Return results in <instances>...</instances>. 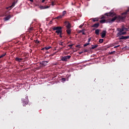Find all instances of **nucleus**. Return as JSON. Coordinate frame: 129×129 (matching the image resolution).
Listing matches in <instances>:
<instances>
[{
    "instance_id": "obj_44",
    "label": "nucleus",
    "mask_w": 129,
    "mask_h": 129,
    "mask_svg": "<svg viewBox=\"0 0 129 129\" xmlns=\"http://www.w3.org/2000/svg\"><path fill=\"white\" fill-rule=\"evenodd\" d=\"M30 2H31V3H33L34 2V0H29Z\"/></svg>"
},
{
    "instance_id": "obj_8",
    "label": "nucleus",
    "mask_w": 129,
    "mask_h": 129,
    "mask_svg": "<svg viewBox=\"0 0 129 129\" xmlns=\"http://www.w3.org/2000/svg\"><path fill=\"white\" fill-rule=\"evenodd\" d=\"M23 60H24V59L23 58H19L18 57H17L15 58V61H16L17 62H21V61H23Z\"/></svg>"
},
{
    "instance_id": "obj_48",
    "label": "nucleus",
    "mask_w": 129,
    "mask_h": 129,
    "mask_svg": "<svg viewBox=\"0 0 129 129\" xmlns=\"http://www.w3.org/2000/svg\"><path fill=\"white\" fill-rule=\"evenodd\" d=\"M33 30V28H30V30Z\"/></svg>"
},
{
    "instance_id": "obj_2",
    "label": "nucleus",
    "mask_w": 129,
    "mask_h": 129,
    "mask_svg": "<svg viewBox=\"0 0 129 129\" xmlns=\"http://www.w3.org/2000/svg\"><path fill=\"white\" fill-rule=\"evenodd\" d=\"M52 30L53 31H56L55 33L59 35V33H61L62 31V27L61 26L53 27Z\"/></svg>"
},
{
    "instance_id": "obj_14",
    "label": "nucleus",
    "mask_w": 129,
    "mask_h": 129,
    "mask_svg": "<svg viewBox=\"0 0 129 129\" xmlns=\"http://www.w3.org/2000/svg\"><path fill=\"white\" fill-rule=\"evenodd\" d=\"M98 47V45H97V44H96L95 45H92V47L90 49H91V50H92V49H95V48H96Z\"/></svg>"
},
{
    "instance_id": "obj_52",
    "label": "nucleus",
    "mask_w": 129,
    "mask_h": 129,
    "mask_svg": "<svg viewBox=\"0 0 129 129\" xmlns=\"http://www.w3.org/2000/svg\"><path fill=\"white\" fill-rule=\"evenodd\" d=\"M46 53H49V52H46Z\"/></svg>"
},
{
    "instance_id": "obj_36",
    "label": "nucleus",
    "mask_w": 129,
    "mask_h": 129,
    "mask_svg": "<svg viewBox=\"0 0 129 129\" xmlns=\"http://www.w3.org/2000/svg\"><path fill=\"white\" fill-rule=\"evenodd\" d=\"M49 8H50V6H46V7H45L44 6V9H49Z\"/></svg>"
},
{
    "instance_id": "obj_15",
    "label": "nucleus",
    "mask_w": 129,
    "mask_h": 129,
    "mask_svg": "<svg viewBox=\"0 0 129 129\" xmlns=\"http://www.w3.org/2000/svg\"><path fill=\"white\" fill-rule=\"evenodd\" d=\"M67 33L68 35H71V29H68L67 30Z\"/></svg>"
},
{
    "instance_id": "obj_50",
    "label": "nucleus",
    "mask_w": 129,
    "mask_h": 129,
    "mask_svg": "<svg viewBox=\"0 0 129 129\" xmlns=\"http://www.w3.org/2000/svg\"><path fill=\"white\" fill-rule=\"evenodd\" d=\"M30 39L32 40H33V38H31Z\"/></svg>"
},
{
    "instance_id": "obj_1",
    "label": "nucleus",
    "mask_w": 129,
    "mask_h": 129,
    "mask_svg": "<svg viewBox=\"0 0 129 129\" xmlns=\"http://www.w3.org/2000/svg\"><path fill=\"white\" fill-rule=\"evenodd\" d=\"M129 14V9L125 11V12H123L121 14L122 16L120 15H116L112 19L109 20L107 23H113L114 21H117V22L118 23L119 22H124L125 20V18H126V16L125 15H128Z\"/></svg>"
},
{
    "instance_id": "obj_7",
    "label": "nucleus",
    "mask_w": 129,
    "mask_h": 129,
    "mask_svg": "<svg viewBox=\"0 0 129 129\" xmlns=\"http://www.w3.org/2000/svg\"><path fill=\"white\" fill-rule=\"evenodd\" d=\"M106 36V30H104L101 33L102 38H104Z\"/></svg>"
},
{
    "instance_id": "obj_51",
    "label": "nucleus",
    "mask_w": 129,
    "mask_h": 129,
    "mask_svg": "<svg viewBox=\"0 0 129 129\" xmlns=\"http://www.w3.org/2000/svg\"><path fill=\"white\" fill-rule=\"evenodd\" d=\"M94 30H95V29H93V31H94Z\"/></svg>"
},
{
    "instance_id": "obj_13",
    "label": "nucleus",
    "mask_w": 129,
    "mask_h": 129,
    "mask_svg": "<svg viewBox=\"0 0 129 129\" xmlns=\"http://www.w3.org/2000/svg\"><path fill=\"white\" fill-rule=\"evenodd\" d=\"M117 31H118V32H119L118 33H121V32H123V31H124V28H118Z\"/></svg>"
},
{
    "instance_id": "obj_6",
    "label": "nucleus",
    "mask_w": 129,
    "mask_h": 129,
    "mask_svg": "<svg viewBox=\"0 0 129 129\" xmlns=\"http://www.w3.org/2000/svg\"><path fill=\"white\" fill-rule=\"evenodd\" d=\"M49 61H43L40 63V65H42V66H46L47 64H48Z\"/></svg>"
},
{
    "instance_id": "obj_31",
    "label": "nucleus",
    "mask_w": 129,
    "mask_h": 129,
    "mask_svg": "<svg viewBox=\"0 0 129 129\" xmlns=\"http://www.w3.org/2000/svg\"><path fill=\"white\" fill-rule=\"evenodd\" d=\"M90 43H85L84 45V47H86V46H88V45H89Z\"/></svg>"
},
{
    "instance_id": "obj_21",
    "label": "nucleus",
    "mask_w": 129,
    "mask_h": 129,
    "mask_svg": "<svg viewBox=\"0 0 129 129\" xmlns=\"http://www.w3.org/2000/svg\"><path fill=\"white\" fill-rule=\"evenodd\" d=\"M6 55H7V53H5L3 54L2 55H1L0 56V59L2 58H3V57H5V56H6Z\"/></svg>"
},
{
    "instance_id": "obj_37",
    "label": "nucleus",
    "mask_w": 129,
    "mask_h": 129,
    "mask_svg": "<svg viewBox=\"0 0 129 129\" xmlns=\"http://www.w3.org/2000/svg\"><path fill=\"white\" fill-rule=\"evenodd\" d=\"M114 53H115V51L110 52V54H114Z\"/></svg>"
},
{
    "instance_id": "obj_22",
    "label": "nucleus",
    "mask_w": 129,
    "mask_h": 129,
    "mask_svg": "<svg viewBox=\"0 0 129 129\" xmlns=\"http://www.w3.org/2000/svg\"><path fill=\"white\" fill-rule=\"evenodd\" d=\"M15 5H16V3L13 2L12 6H10L9 8H14V7H15Z\"/></svg>"
},
{
    "instance_id": "obj_9",
    "label": "nucleus",
    "mask_w": 129,
    "mask_h": 129,
    "mask_svg": "<svg viewBox=\"0 0 129 129\" xmlns=\"http://www.w3.org/2000/svg\"><path fill=\"white\" fill-rule=\"evenodd\" d=\"M126 34V32H122L121 33H118L117 34V37H119V36H122V35H125Z\"/></svg>"
},
{
    "instance_id": "obj_10",
    "label": "nucleus",
    "mask_w": 129,
    "mask_h": 129,
    "mask_svg": "<svg viewBox=\"0 0 129 129\" xmlns=\"http://www.w3.org/2000/svg\"><path fill=\"white\" fill-rule=\"evenodd\" d=\"M128 38H129V36H121V37L120 38V40H124Z\"/></svg>"
},
{
    "instance_id": "obj_39",
    "label": "nucleus",
    "mask_w": 129,
    "mask_h": 129,
    "mask_svg": "<svg viewBox=\"0 0 129 129\" xmlns=\"http://www.w3.org/2000/svg\"><path fill=\"white\" fill-rule=\"evenodd\" d=\"M118 47H119V45H117L116 46H114V48H118Z\"/></svg>"
},
{
    "instance_id": "obj_3",
    "label": "nucleus",
    "mask_w": 129,
    "mask_h": 129,
    "mask_svg": "<svg viewBox=\"0 0 129 129\" xmlns=\"http://www.w3.org/2000/svg\"><path fill=\"white\" fill-rule=\"evenodd\" d=\"M70 58H71V55L62 56L60 59V61H62V62H67V61H68Z\"/></svg>"
},
{
    "instance_id": "obj_5",
    "label": "nucleus",
    "mask_w": 129,
    "mask_h": 129,
    "mask_svg": "<svg viewBox=\"0 0 129 129\" xmlns=\"http://www.w3.org/2000/svg\"><path fill=\"white\" fill-rule=\"evenodd\" d=\"M58 45H60L63 48H65L66 47V46H65V43H64V41H62V40L58 42Z\"/></svg>"
},
{
    "instance_id": "obj_33",
    "label": "nucleus",
    "mask_w": 129,
    "mask_h": 129,
    "mask_svg": "<svg viewBox=\"0 0 129 129\" xmlns=\"http://www.w3.org/2000/svg\"><path fill=\"white\" fill-rule=\"evenodd\" d=\"M59 35L60 38H62V31H61V32H59Z\"/></svg>"
},
{
    "instance_id": "obj_35",
    "label": "nucleus",
    "mask_w": 129,
    "mask_h": 129,
    "mask_svg": "<svg viewBox=\"0 0 129 129\" xmlns=\"http://www.w3.org/2000/svg\"><path fill=\"white\" fill-rule=\"evenodd\" d=\"M76 48H81V46H80V45H77L76 46Z\"/></svg>"
},
{
    "instance_id": "obj_49",
    "label": "nucleus",
    "mask_w": 129,
    "mask_h": 129,
    "mask_svg": "<svg viewBox=\"0 0 129 129\" xmlns=\"http://www.w3.org/2000/svg\"><path fill=\"white\" fill-rule=\"evenodd\" d=\"M63 46H62V47H60V49H63Z\"/></svg>"
},
{
    "instance_id": "obj_23",
    "label": "nucleus",
    "mask_w": 129,
    "mask_h": 129,
    "mask_svg": "<svg viewBox=\"0 0 129 129\" xmlns=\"http://www.w3.org/2000/svg\"><path fill=\"white\" fill-rule=\"evenodd\" d=\"M93 22H98V19L97 18H92Z\"/></svg>"
},
{
    "instance_id": "obj_17",
    "label": "nucleus",
    "mask_w": 129,
    "mask_h": 129,
    "mask_svg": "<svg viewBox=\"0 0 129 129\" xmlns=\"http://www.w3.org/2000/svg\"><path fill=\"white\" fill-rule=\"evenodd\" d=\"M100 23L101 24H104V23H106V20L105 19H103L100 21Z\"/></svg>"
},
{
    "instance_id": "obj_29",
    "label": "nucleus",
    "mask_w": 129,
    "mask_h": 129,
    "mask_svg": "<svg viewBox=\"0 0 129 129\" xmlns=\"http://www.w3.org/2000/svg\"><path fill=\"white\" fill-rule=\"evenodd\" d=\"M99 42H100L101 44V43H103V39H100L99 40Z\"/></svg>"
},
{
    "instance_id": "obj_20",
    "label": "nucleus",
    "mask_w": 129,
    "mask_h": 129,
    "mask_svg": "<svg viewBox=\"0 0 129 129\" xmlns=\"http://www.w3.org/2000/svg\"><path fill=\"white\" fill-rule=\"evenodd\" d=\"M62 18H63V16L59 15V16H57V17H56L55 19H57V20H60V19H62Z\"/></svg>"
},
{
    "instance_id": "obj_24",
    "label": "nucleus",
    "mask_w": 129,
    "mask_h": 129,
    "mask_svg": "<svg viewBox=\"0 0 129 129\" xmlns=\"http://www.w3.org/2000/svg\"><path fill=\"white\" fill-rule=\"evenodd\" d=\"M66 13H67V12H66V11H64L62 12V14L61 15L62 16V17H64L65 16V15H66Z\"/></svg>"
},
{
    "instance_id": "obj_28",
    "label": "nucleus",
    "mask_w": 129,
    "mask_h": 129,
    "mask_svg": "<svg viewBox=\"0 0 129 129\" xmlns=\"http://www.w3.org/2000/svg\"><path fill=\"white\" fill-rule=\"evenodd\" d=\"M39 8L40 10H45V6H40Z\"/></svg>"
},
{
    "instance_id": "obj_11",
    "label": "nucleus",
    "mask_w": 129,
    "mask_h": 129,
    "mask_svg": "<svg viewBox=\"0 0 129 129\" xmlns=\"http://www.w3.org/2000/svg\"><path fill=\"white\" fill-rule=\"evenodd\" d=\"M99 27V23H96L92 26V28H98Z\"/></svg>"
},
{
    "instance_id": "obj_45",
    "label": "nucleus",
    "mask_w": 129,
    "mask_h": 129,
    "mask_svg": "<svg viewBox=\"0 0 129 129\" xmlns=\"http://www.w3.org/2000/svg\"><path fill=\"white\" fill-rule=\"evenodd\" d=\"M82 34H83V35H85V32H82Z\"/></svg>"
},
{
    "instance_id": "obj_43",
    "label": "nucleus",
    "mask_w": 129,
    "mask_h": 129,
    "mask_svg": "<svg viewBox=\"0 0 129 129\" xmlns=\"http://www.w3.org/2000/svg\"><path fill=\"white\" fill-rule=\"evenodd\" d=\"M82 53H83V51H81V52H79V54H82Z\"/></svg>"
},
{
    "instance_id": "obj_19",
    "label": "nucleus",
    "mask_w": 129,
    "mask_h": 129,
    "mask_svg": "<svg viewBox=\"0 0 129 129\" xmlns=\"http://www.w3.org/2000/svg\"><path fill=\"white\" fill-rule=\"evenodd\" d=\"M67 29H70L71 28V24H70L69 23L66 25Z\"/></svg>"
},
{
    "instance_id": "obj_46",
    "label": "nucleus",
    "mask_w": 129,
    "mask_h": 129,
    "mask_svg": "<svg viewBox=\"0 0 129 129\" xmlns=\"http://www.w3.org/2000/svg\"><path fill=\"white\" fill-rule=\"evenodd\" d=\"M45 47H44V48H42L41 50H45Z\"/></svg>"
},
{
    "instance_id": "obj_42",
    "label": "nucleus",
    "mask_w": 129,
    "mask_h": 129,
    "mask_svg": "<svg viewBox=\"0 0 129 129\" xmlns=\"http://www.w3.org/2000/svg\"><path fill=\"white\" fill-rule=\"evenodd\" d=\"M84 52H88V49H85Z\"/></svg>"
},
{
    "instance_id": "obj_41",
    "label": "nucleus",
    "mask_w": 129,
    "mask_h": 129,
    "mask_svg": "<svg viewBox=\"0 0 129 129\" xmlns=\"http://www.w3.org/2000/svg\"><path fill=\"white\" fill-rule=\"evenodd\" d=\"M79 27H80V28H82V27H83V25H81Z\"/></svg>"
},
{
    "instance_id": "obj_27",
    "label": "nucleus",
    "mask_w": 129,
    "mask_h": 129,
    "mask_svg": "<svg viewBox=\"0 0 129 129\" xmlns=\"http://www.w3.org/2000/svg\"><path fill=\"white\" fill-rule=\"evenodd\" d=\"M35 43H36V44H40V41L38 40H34Z\"/></svg>"
},
{
    "instance_id": "obj_26",
    "label": "nucleus",
    "mask_w": 129,
    "mask_h": 129,
    "mask_svg": "<svg viewBox=\"0 0 129 129\" xmlns=\"http://www.w3.org/2000/svg\"><path fill=\"white\" fill-rule=\"evenodd\" d=\"M51 6H52V7H54V6H55V5H56V3H55V2L52 1L51 2Z\"/></svg>"
},
{
    "instance_id": "obj_25",
    "label": "nucleus",
    "mask_w": 129,
    "mask_h": 129,
    "mask_svg": "<svg viewBox=\"0 0 129 129\" xmlns=\"http://www.w3.org/2000/svg\"><path fill=\"white\" fill-rule=\"evenodd\" d=\"M51 46H46L45 47V50H49V49H51Z\"/></svg>"
},
{
    "instance_id": "obj_18",
    "label": "nucleus",
    "mask_w": 129,
    "mask_h": 129,
    "mask_svg": "<svg viewBox=\"0 0 129 129\" xmlns=\"http://www.w3.org/2000/svg\"><path fill=\"white\" fill-rule=\"evenodd\" d=\"M95 34H96V35L98 36V35H99V29H96L95 30Z\"/></svg>"
},
{
    "instance_id": "obj_34",
    "label": "nucleus",
    "mask_w": 129,
    "mask_h": 129,
    "mask_svg": "<svg viewBox=\"0 0 129 129\" xmlns=\"http://www.w3.org/2000/svg\"><path fill=\"white\" fill-rule=\"evenodd\" d=\"M90 41H91V37H90L88 38V43H90Z\"/></svg>"
},
{
    "instance_id": "obj_32",
    "label": "nucleus",
    "mask_w": 129,
    "mask_h": 129,
    "mask_svg": "<svg viewBox=\"0 0 129 129\" xmlns=\"http://www.w3.org/2000/svg\"><path fill=\"white\" fill-rule=\"evenodd\" d=\"M74 44H69L68 45V47H70V49L72 48V46H73Z\"/></svg>"
},
{
    "instance_id": "obj_40",
    "label": "nucleus",
    "mask_w": 129,
    "mask_h": 129,
    "mask_svg": "<svg viewBox=\"0 0 129 129\" xmlns=\"http://www.w3.org/2000/svg\"><path fill=\"white\" fill-rule=\"evenodd\" d=\"M53 55H55V53H53V54H51L49 55V57H50V56H53Z\"/></svg>"
},
{
    "instance_id": "obj_4",
    "label": "nucleus",
    "mask_w": 129,
    "mask_h": 129,
    "mask_svg": "<svg viewBox=\"0 0 129 129\" xmlns=\"http://www.w3.org/2000/svg\"><path fill=\"white\" fill-rule=\"evenodd\" d=\"M22 101L23 102V106H26V105L29 103V100L27 97L25 99H22Z\"/></svg>"
},
{
    "instance_id": "obj_38",
    "label": "nucleus",
    "mask_w": 129,
    "mask_h": 129,
    "mask_svg": "<svg viewBox=\"0 0 129 129\" xmlns=\"http://www.w3.org/2000/svg\"><path fill=\"white\" fill-rule=\"evenodd\" d=\"M45 1H46V0H42V1H41V3L43 4V3H45Z\"/></svg>"
},
{
    "instance_id": "obj_47",
    "label": "nucleus",
    "mask_w": 129,
    "mask_h": 129,
    "mask_svg": "<svg viewBox=\"0 0 129 129\" xmlns=\"http://www.w3.org/2000/svg\"><path fill=\"white\" fill-rule=\"evenodd\" d=\"M81 32H83V30H80V33H81Z\"/></svg>"
},
{
    "instance_id": "obj_16",
    "label": "nucleus",
    "mask_w": 129,
    "mask_h": 129,
    "mask_svg": "<svg viewBox=\"0 0 129 129\" xmlns=\"http://www.w3.org/2000/svg\"><path fill=\"white\" fill-rule=\"evenodd\" d=\"M113 13H106V15L107 17H112Z\"/></svg>"
},
{
    "instance_id": "obj_30",
    "label": "nucleus",
    "mask_w": 129,
    "mask_h": 129,
    "mask_svg": "<svg viewBox=\"0 0 129 129\" xmlns=\"http://www.w3.org/2000/svg\"><path fill=\"white\" fill-rule=\"evenodd\" d=\"M61 81H62V82H64V81H66V78H62L61 79Z\"/></svg>"
},
{
    "instance_id": "obj_12",
    "label": "nucleus",
    "mask_w": 129,
    "mask_h": 129,
    "mask_svg": "<svg viewBox=\"0 0 129 129\" xmlns=\"http://www.w3.org/2000/svg\"><path fill=\"white\" fill-rule=\"evenodd\" d=\"M11 18H12L11 15H8L7 17H6L4 18V20L5 21H9V20H10V19H11Z\"/></svg>"
}]
</instances>
